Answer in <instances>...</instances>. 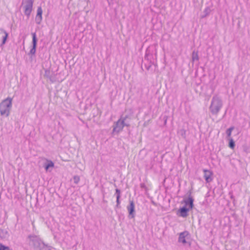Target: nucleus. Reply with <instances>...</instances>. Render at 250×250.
I'll list each match as a JSON object with an SVG mask.
<instances>
[{"instance_id": "f257e3e1", "label": "nucleus", "mask_w": 250, "mask_h": 250, "mask_svg": "<svg viewBox=\"0 0 250 250\" xmlns=\"http://www.w3.org/2000/svg\"><path fill=\"white\" fill-rule=\"evenodd\" d=\"M222 99L218 95L213 96L209 107L210 112L212 115H217L223 107Z\"/></svg>"}, {"instance_id": "f03ea898", "label": "nucleus", "mask_w": 250, "mask_h": 250, "mask_svg": "<svg viewBox=\"0 0 250 250\" xmlns=\"http://www.w3.org/2000/svg\"><path fill=\"white\" fill-rule=\"evenodd\" d=\"M26 241L32 248L37 250H39L44 244L39 236L35 235H28Z\"/></svg>"}, {"instance_id": "7ed1b4c3", "label": "nucleus", "mask_w": 250, "mask_h": 250, "mask_svg": "<svg viewBox=\"0 0 250 250\" xmlns=\"http://www.w3.org/2000/svg\"><path fill=\"white\" fill-rule=\"evenodd\" d=\"M12 99L8 97L3 100L0 104V113L1 116L8 117L10 114L12 107Z\"/></svg>"}, {"instance_id": "20e7f679", "label": "nucleus", "mask_w": 250, "mask_h": 250, "mask_svg": "<svg viewBox=\"0 0 250 250\" xmlns=\"http://www.w3.org/2000/svg\"><path fill=\"white\" fill-rule=\"evenodd\" d=\"M127 116L121 117V118L115 123L113 126V132L119 133L123 130L124 126H128L129 125L125 123V120Z\"/></svg>"}, {"instance_id": "39448f33", "label": "nucleus", "mask_w": 250, "mask_h": 250, "mask_svg": "<svg viewBox=\"0 0 250 250\" xmlns=\"http://www.w3.org/2000/svg\"><path fill=\"white\" fill-rule=\"evenodd\" d=\"M34 0H26L22 1V5L24 9V14L29 17L32 11Z\"/></svg>"}, {"instance_id": "423d86ee", "label": "nucleus", "mask_w": 250, "mask_h": 250, "mask_svg": "<svg viewBox=\"0 0 250 250\" xmlns=\"http://www.w3.org/2000/svg\"><path fill=\"white\" fill-rule=\"evenodd\" d=\"M129 217L133 218L135 216V205L133 201H129V205L127 207Z\"/></svg>"}, {"instance_id": "0eeeda50", "label": "nucleus", "mask_w": 250, "mask_h": 250, "mask_svg": "<svg viewBox=\"0 0 250 250\" xmlns=\"http://www.w3.org/2000/svg\"><path fill=\"white\" fill-rule=\"evenodd\" d=\"M32 48L30 50V54L32 55H34L36 53V46L37 43V39L36 37V33H32Z\"/></svg>"}, {"instance_id": "6e6552de", "label": "nucleus", "mask_w": 250, "mask_h": 250, "mask_svg": "<svg viewBox=\"0 0 250 250\" xmlns=\"http://www.w3.org/2000/svg\"><path fill=\"white\" fill-rule=\"evenodd\" d=\"M203 172L204 173V177L206 182L210 183L211 182L212 180V178L211 177L213 175L212 172L210 170L207 169H203Z\"/></svg>"}, {"instance_id": "1a4fd4ad", "label": "nucleus", "mask_w": 250, "mask_h": 250, "mask_svg": "<svg viewBox=\"0 0 250 250\" xmlns=\"http://www.w3.org/2000/svg\"><path fill=\"white\" fill-rule=\"evenodd\" d=\"M42 10L41 7H38L37 13L35 18V21L37 24H40L42 21Z\"/></svg>"}, {"instance_id": "9d476101", "label": "nucleus", "mask_w": 250, "mask_h": 250, "mask_svg": "<svg viewBox=\"0 0 250 250\" xmlns=\"http://www.w3.org/2000/svg\"><path fill=\"white\" fill-rule=\"evenodd\" d=\"M189 209H190L187 208L186 207H183L179 209L177 214L180 216L186 217L188 215V212Z\"/></svg>"}, {"instance_id": "9b49d317", "label": "nucleus", "mask_w": 250, "mask_h": 250, "mask_svg": "<svg viewBox=\"0 0 250 250\" xmlns=\"http://www.w3.org/2000/svg\"><path fill=\"white\" fill-rule=\"evenodd\" d=\"M189 233L187 231H185L180 233L178 238V242L184 244L186 243V237L188 235Z\"/></svg>"}, {"instance_id": "f8f14e48", "label": "nucleus", "mask_w": 250, "mask_h": 250, "mask_svg": "<svg viewBox=\"0 0 250 250\" xmlns=\"http://www.w3.org/2000/svg\"><path fill=\"white\" fill-rule=\"evenodd\" d=\"M193 201L194 200L192 197L189 196L188 198L184 200V203L185 204V207H188V208L190 209H192L193 207Z\"/></svg>"}, {"instance_id": "ddd939ff", "label": "nucleus", "mask_w": 250, "mask_h": 250, "mask_svg": "<svg viewBox=\"0 0 250 250\" xmlns=\"http://www.w3.org/2000/svg\"><path fill=\"white\" fill-rule=\"evenodd\" d=\"M0 34L2 35V41L1 44V46H2L5 43L8 36V34L3 29L1 28L0 29Z\"/></svg>"}, {"instance_id": "4468645a", "label": "nucleus", "mask_w": 250, "mask_h": 250, "mask_svg": "<svg viewBox=\"0 0 250 250\" xmlns=\"http://www.w3.org/2000/svg\"><path fill=\"white\" fill-rule=\"evenodd\" d=\"M8 233L6 229H0V238L1 239H4L8 237Z\"/></svg>"}, {"instance_id": "2eb2a0df", "label": "nucleus", "mask_w": 250, "mask_h": 250, "mask_svg": "<svg viewBox=\"0 0 250 250\" xmlns=\"http://www.w3.org/2000/svg\"><path fill=\"white\" fill-rule=\"evenodd\" d=\"M211 12V9L209 7H207L203 11V14L201 16L202 18H204L208 16Z\"/></svg>"}, {"instance_id": "dca6fc26", "label": "nucleus", "mask_w": 250, "mask_h": 250, "mask_svg": "<svg viewBox=\"0 0 250 250\" xmlns=\"http://www.w3.org/2000/svg\"><path fill=\"white\" fill-rule=\"evenodd\" d=\"M199 60V56L198 52L193 51L192 54V62L198 61Z\"/></svg>"}, {"instance_id": "f3484780", "label": "nucleus", "mask_w": 250, "mask_h": 250, "mask_svg": "<svg viewBox=\"0 0 250 250\" xmlns=\"http://www.w3.org/2000/svg\"><path fill=\"white\" fill-rule=\"evenodd\" d=\"M54 166V163L51 161H47V163L45 165L44 167L47 171L50 167H53Z\"/></svg>"}, {"instance_id": "a211bd4d", "label": "nucleus", "mask_w": 250, "mask_h": 250, "mask_svg": "<svg viewBox=\"0 0 250 250\" xmlns=\"http://www.w3.org/2000/svg\"><path fill=\"white\" fill-rule=\"evenodd\" d=\"M186 131L184 129H181L178 130V134L179 136L182 137L183 138H186Z\"/></svg>"}, {"instance_id": "6ab92c4d", "label": "nucleus", "mask_w": 250, "mask_h": 250, "mask_svg": "<svg viewBox=\"0 0 250 250\" xmlns=\"http://www.w3.org/2000/svg\"><path fill=\"white\" fill-rule=\"evenodd\" d=\"M234 129V127L233 126H231L230 127H229V128H228L227 131H226V134L227 135V136L230 138V137L231 136V132Z\"/></svg>"}, {"instance_id": "aec40b11", "label": "nucleus", "mask_w": 250, "mask_h": 250, "mask_svg": "<svg viewBox=\"0 0 250 250\" xmlns=\"http://www.w3.org/2000/svg\"><path fill=\"white\" fill-rule=\"evenodd\" d=\"M229 147L231 149H233L235 146V143L232 138H229Z\"/></svg>"}, {"instance_id": "412c9836", "label": "nucleus", "mask_w": 250, "mask_h": 250, "mask_svg": "<svg viewBox=\"0 0 250 250\" xmlns=\"http://www.w3.org/2000/svg\"><path fill=\"white\" fill-rule=\"evenodd\" d=\"M0 250H12L8 247L5 246L2 244H0Z\"/></svg>"}, {"instance_id": "4be33fe9", "label": "nucleus", "mask_w": 250, "mask_h": 250, "mask_svg": "<svg viewBox=\"0 0 250 250\" xmlns=\"http://www.w3.org/2000/svg\"><path fill=\"white\" fill-rule=\"evenodd\" d=\"M39 250H51V249L50 247L44 244Z\"/></svg>"}, {"instance_id": "5701e85b", "label": "nucleus", "mask_w": 250, "mask_h": 250, "mask_svg": "<svg viewBox=\"0 0 250 250\" xmlns=\"http://www.w3.org/2000/svg\"><path fill=\"white\" fill-rule=\"evenodd\" d=\"M73 180H74V182L76 184H77L80 181V177L79 176H77V175H75L73 177Z\"/></svg>"}, {"instance_id": "b1692460", "label": "nucleus", "mask_w": 250, "mask_h": 250, "mask_svg": "<svg viewBox=\"0 0 250 250\" xmlns=\"http://www.w3.org/2000/svg\"><path fill=\"white\" fill-rule=\"evenodd\" d=\"M50 74V71L49 69H45L44 72V76L47 78L49 77Z\"/></svg>"}, {"instance_id": "393cba45", "label": "nucleus", "mask_w": 250, "mask_h": 250, "mask_svg": "<svg viewBox=\"0 0 250 250\" xmlns=\"http://www.w3.org/2000/svg\"><path fill=\"white\" fill-rule=\"evenodd\" d=\"M115 195L116 196V197H118L119 198H120V197H121L120 190L118 188L116 189V192H115Z\"/></svg>"}, {"instance_id": "a878e982", "label": "nucleus", "mask_w": 250, "mask_h": 250, "mask_svg": "<svg viewBox=\"0 0 250 250\" xmlns=\"http://www.w3.org/2000/svg\"><path fill=\"white\" fill-rule=\"evenodd\" d=\"M116 203H117L116 207L117 208L120 207V198H119L118 197H116Z\"/></svg>"}, {"instance_id": "bb28decb", "label": "nucleus", "mask_w": 250, "mask_h": 250, "mask_svg": "<svg viewBox=\"0 0 250 250\" xmlns=\"http://www.w3.org/2000/svg\"><path fill=\"white\" fill-rule=\"evenodd\" d=\"M148 49H147L146 51V56H147L148 55Z\"/></svg>"}]
</instances>
